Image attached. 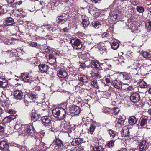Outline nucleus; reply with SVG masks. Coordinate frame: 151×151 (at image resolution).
Wrapping results in <instances>:
<instances>
[{"label":"nucleus","mask_w":151,"mask_h":151,"mask_svg":"<svg viewBox=\"0 0 151 151\" xmlns=\"http://www.w3.org/2000/svg\"><path fill=\"white\" fill-rule=\"evenodd\" d=\"M66 110L61 108H57L53 109L52 114L53 116L59 120L63 119L66 116Z\"/></svg>","instance_id":"obj_1"},{"label":"nucleus","mask_w":151,"mask_h":151,"mask_svg":"<svg viewBox=\"0 0 151 151\" xmlns=\"http://www.w3.org/2000/svg\"><path fill=\"white\" fill-rule=\"evenodd\" d=\"M25 130L29 135L33 136L36 139L40 138V133L35 131L33 126L31 125H27L24 127Z\"/></svg>","instance_id":"obj_2"},{"label":"nucleus","mask_w":151,"mask_h":151,"mask_svg":"<svg viewBox=\"0 0 151 151\" xmlns=\"http://www.w3.org/2000/svg\"><path fill=\"white\" fill-rule=\"evenodd\" d=\"M70 43L74 49L73 51L74 52H77L78 51H80L82 47L81 42L79 40L77 39H73L71 40Z\"/></svg>","instance_id":"obj_3"},{"label":"nucleus","mask_w":151,"mask_h":151,"mask_svg":"<svg viewBox=\"0 0 151 151\" xmlns=\"http://www.w3.org/2000/svg\"><path fill=\"white\" fill-rule=\"evenodd\" d=\"M41 120L43 125L45 126L48 127L49 128H51L52 127V118L50 116H46L42 118Z\"/></svg>","instance_id":"obj_4"},{"label":"nucleus","mask_w":151,"mask_h":151,"mask_svg":"<svg viewBox=\"0 0 151 151\" xmlns=\"http://www.w3.org/2000/svg\"><path fill=\"white\" fill-rule=\"evenodd\" d=\"M68 18V16L67 14L63 13L61 15L58 16V23L59 24H62L67 21Z\"/></svg>","instance_id":"obj_5"},{"label":"nucleus","mask_w":151,"mask_h":151,"mask_svg":"<svg viewBox=\"0 0 151 151\" xmlns=\"http://www.w3.org/2000/svg\"><path fill=\"white\" fill-rule=\"evenodd\" d=\"M0 149L2 151H9V145L6 141L0 139Z\"/></svg>","instance_id":"obj_6"},{"label":"nucleus","mask_w":151,"mask_h":151,"mask_svg":"<svg viewBox=\"0 0 151 151\" xmlns=\"http://www.w3.org/2000/svg\"><path fill=\"white\" fill-rule=\"evenodd\" d=\"M133 87L131 85H123V93L125 92V93L123 94V96L125 97V98H127L129 99V97H127V93H128L130 91H132L133 89Z\"/></svg>","instance_id":"obj_7"},{"label":"nucleus","mask_w":151,"mask_h":151,"mask_svg":"<svg viewBox=\"0 0 151 151\" xmlns=\"http://www.w3.org/2000/svg\"><path fill=\"white\" fill-rule=\"evenodd\" d=\"M130 99L133 102L136 103L140 99V95L138 93H132L130 96Z\"/></svg>","instance_id":"obj_8"},{"label":"nucleus","mask_w":151,"mask_h":151,"mask_svg":"<svg viewBox=\"0 0 151 151\" xmlns=\"http://www.w3.org/2000/svg\"><path fill=\"white\" fill-rule=\"evenodd\" d=\"M20 77L25 82H31L33 81L32 78L29 76V74L27 73H22Z\"/></svg>","instance_id":"obj_9"},{"label":"nucleus","mask_w":151,"mask_h":151,"mask_svg":"<svg viewBox=\"0 0 151 151\" xmlns=\"http://www.w3.org/2000/svg\"><path fill=\"white\" fill-rule=\"evenodd\" d=\"M37 142H39V145H37V143H36L35 146L37 148L38 151H45L47 147L45 146V143L43 142H40L39 139H36Z\"/></svg>","instance_id":"obj_10"},{"label":"nucleus","mask_w":151,"mask_h":151,"mask_svg":"<svg viewBox=\"0 0 151 151\" xmlns=\"http://www.w3.org/2000/svg\"><path fill=\"white\" fill-rule=\"evenodd\" d=\"M70 112L73 113L75 115H78L80 112V108L76 106H72L69 108Z\"/></svg>","instance_id":"obj_11"},{"label":"nucleus","mask_w":151,"mask_h":151,"mask_svg":"<svg viewBox=\"0 0 151 151\" xmlns=\"http://www.w3.org/2000/svg\"><path fill=\"white\" fill-rule=\"evenodd\" d=\"M14 97L17 100H21L24 99L23 93L21 91L16 90L14 91Z\"/></svg>","instance_id":"obj_12"},{"label":"nucleus","mask_w":151,"mask_h":151,"mask_svg":"<svg viewBox=\"0 0 151 151\" xmlns=\"http://www.w3.org/2000/svg\"><path fill=\"white\" fill-rule=\"evenodd\" d=\"M36 31L41 35L45 37L47 36L48 33H49L47 29H43L40 27L37 28Z\"/></svg>","instance_id":"obj_13"},{"label":"nucleus","mask_w":151,"mask_h":151,"mask_svg":"<svg viewBox=\"0 0 151 151\" xmlns=\"http://www.w3.org/2000/svg\"><path fill=\"white\" fill-rule=\"evenodd\" d=\"M129 123L131 125H133L137 123L138 119L135 116H129L128 119Z\"/></svg>","instance_id":"obj_14"},{"label":"nucleus","mask_w":151,"mask_h":151,"mask_svg":"<svg viewBox=\"0 0 151 151\" xmlns=\"http://www.w3.org/2000/svg\"><path fill=\"white\" fill-rule=\"evenodd\" d=\"M39 67L40 72L42 73H47L49 69L47 65L40 64L39 65Z\"/></svg>","instance_id":"obj_15"},{"label":"nucleus","mask_w":151,"mask_h":151,"mask_svg":"<svg viewBox=\"0 0 151 151\" xmlns=\"http://www.w3.org/2000/svg\"><path fill=\"white\" fill-rule=\"evenodd\" d=\"M47 58V62L50 65H53L56 62V58L52 55H50Z\"/></svg>","instance_id":"obj_16"},{"label":"nucleus","mask_w":151,"mask_h":151,"mask_svg":"<svg viewBox=\"0 0 151 151\" xmlns=\"http://www.w3.org/2000/svg\"><path fill=\"white\" fill-rule=\"evenodd\" d=\"M147 143L146 140H142L140 143L139 145V151H144L146 149Z\"/></svg>","instance_id":"obj_17"},{"label":"nucleus","mask_w":151,"mask_h":151,"mask_svg":"<svg viewBox=\"0 0 151 151\" xmlns=\"http://www.w3.org/2000/svg\"><path fill=\"white\" fill-rule=\"evenodd\" d=\"M16 118L15 116L11 115L5 118L3 120V122L5 123H9L12 120H13Z\"/></svg>","instance_id":"obj_18"},{"label":"nucleus","mask_w":151,"mask_h":151,"mask_svg":"<svg viewBox=\"0 0 151 151\" xmlns=\"http://www.w3.org/2000/svg\"><path fill=\"white\" fill-rule=\"evenodd\" d=\"M57 75L60 78H65L67 76L68 74L65 71L62 70L58 71Z\"/></svg>","instance_id":"obj_19"},{"label":"nucleus","mask_w":151,"mask_h":151,"mask_svg":"<svg viewBox=\"0 0 151 151\" xmlns=\"http://www.w3.org/2000/svg\"><path fill=\"white\" fill-rule=\"evenodd\" d=\"M8 85V81L5 78H0V86L2 88L6 87Z\"/></svg>","instance_id":"obj_20"},{"label":"nucleus","mask_w":151,"mask_h":151,"mask_svg":"<svg viewBox=\"0 0 151 151\" xmlns=\"http://www.w3.org/2000/svg\"><path fill=\"white\" fill-rule=\"evenodd\" d=\"M77 54L78 55L80 59H81L83 60L86 59L88 58V56L89 55V54L88 53H85L83 54H81L80 52L79 51L77 52Z\"/></svg>","instance_id":"obj_21"},{"label":"nucleus","mask_w":151,"mask_h":151,"mask_svg":"<svg viewBox=\"0 0 151 151\" xmlns=\"http://www.w3.org/2000/svg\"><path fill=\"white\" fill-rule=\"evenodd\" d=\"M40 115L36 112L35 110H32L31 114V116L32 120H37L39 118Z\"/></svg>","instance_id":"obj_22"},{"label":"nucleus","mask_w":151,"mask_h":151,"mask_svg":"<svg viewBox=\"0 0 151 151\" xmlns=\"http://www.w3.org/2000/svg\"><path fill=\"white\" fill-rule=\"evenodd\" d=\"M13 19L11 17H9L6 19L5 24L6 26H11L14 24Z\"/></svg>","instance_id":"obj_23"},{"label":"nucleus","mask_w":151,"mask_h":151,"mask_svg":"<svg viewBox=\"0 0 151 151\" xmlns=\"http://www.w3.org/2000/svg\"><path fill=\"white\" fill-rule=\"evenodd\" d=\"M82 23L84 27H87L88 25L90 22L87 17L84 16L83 17Z\"/></svg>","instance_id":"obj_24"},{"label":"nucleus","mask_w":151,"mask_h":151,"mask_svg":"<svg viewBox=\"0 0 151 151\" xmlns=\"http://www.w3.org/2000/svg\"><path fill=\"white\" fill-rule=\"evenodd\" d=\"M147 118H142L141 119L140 122L141 127L145 128L147 127Z\"/></svg>","instance_id":"obj_25"},{"label":"nucleus","mask_w":151,"mask_h":151,"mask_svg":"<svg viewBox=\"0 0 151 151\" xmlns=\"http://www.w3.org/2000/svg\"><path fill=\"white\" fill-rule=\"evenodd\" d=\"M129 127L127 126L123 127V136L127 137L129 135Z\"/></svg>","instance_id":"obj_26"},{"label":"nucleus","mask_w":151,"mask_h":151,"mask_svg":"<svg viewBox=\"0 0 151 151\" xmlns=\"http://www.w3.org/2000/svg\"><path fill=\"white\" fill-rule=\"evenodd\" d=\"M63 131L65 133H68L70 131V127L67 124H64L62 128Z\"/></svg>","instance_id":"obj_27"},{"label":"nucleus","mask_w":151,"mask_h":151,"mask_svg":"<svg viewBox=\"0 0 151 151\" xmlns=\"http://www.w3.org/2000/svg\"><path fill=\"white\" fill-rule=\"evenodd\" d=\"M81 142V139L80 138H76L73 139L71 142V145L73 146H76L78 145Z\"/></svg>","instance_id":"obj_28"},{"label":"nucleus","mask_w":151,"mask_h":151,"mask_svg":"<svg viewBox=\"0 0 151 151\" xmlns=\"http://www.w3.org/2000/svg\"><path fill=\"white\" fill-rule=\"evenodd\" d=\"M139 84L141 88H147L149 86L146 82L142 80L139 82Z\"/></svg>","instance_id":"obj_29"},{"label":"nucleus","mask_w":151,"mask_h":151,"mask_svg":"<svg viewBox=\"0 0 151 151\" xmlns=\"http://www.w3.org/2000/svg\"><path fill=\"white\" fill-rule=\"evenodd\" d=\"M55 144L58 147H61L63 146L62 141L59 138H57L55 141Z\"/></svg>","instance_id":"obj_30"},{"label":"nucleus","mask_w":151,"mask_h":151,"mask_svg":"<svg viewBox=\"0 0 151 151\" xmlns=\"http://www.w3.org/2000/svg\"><path fill=\"white\" fill-rule=\"evenodd\" d=\"M17 39L12 38H5V39H4V42L7 44L9 45L12 44L13 43L12 41L14 40H17Z\"/></svg>","instance_id":"obj_31"},{"label":"nucleus","mask_w":151,"mask_h":151,"mask_svg":"<svg viewBox=\"0 0 151 151\" xmlns=\"http://www.w3.org/2000/svg\"><path fill=\"white\" fill-rule=\"evenodd\" d=\"M117 122L116 123V127L119 128L122 127V122L123 121V118H117Z\"/></svg>","instance_id":"obj_32"},{"label":"nucleus","mask_w":151,"mask_h":151,"mask_svg":"<svg viewBox=\"0 0 151 151\" xmlns=\"http://www.w3.org/2000/svg\"><path fill=\"white\" fill-rule=\"evenodd\" d=\"M92 25L93 27L96 29H98L101 25V24L98 21H95L92 22Z\"/></svg>","instance_id":"obj_33"},{"label":"nucleus","mask_w":151,"mask_h":151,"mask_svg":"<svg viewBox=\"0 0 151 151\" xmlns=\"http://www.w3.org/2000/svg\"><path fill=\"white\" fill-rule=\"evenodd\" d=\"M22 128L20 125L18 124H16L14 127V131L16 132H20L22 131Z\"/></svg>","instance_id":"obj_34"},{"label":"nucleus","mask_w":151,"mask_h":151,"mask_svg":"<svg viewBox=\"0 0 151 151\" xmlns=\"http://www.w3.org/2000/svg\"><path fill=\"white\" fill-rule=\"evenodd\" d=\"M8 101L7 100H4L3 101L1 99H0V102L1 105L3 107H6V108L9 106V105L8 104L7 102Z\"/></svg>","instance_id":"obj_35"},{"label":"nucleus","mask_w":151,"mask_h":151,"mask_svg":"<svg viewBox=\"0 0 151 151\" xmlns=\"http://www.w3.org/2000/svg\"><path fill=\"white\" fill-rule=\"evenodd\" d=\"M142 55L144 58H149L151 61V55L150 52H144L142 53Z\"/></svg>","instance_id":"obj_36"},{"label":"nucleus","mask_w":151,"mask_h":151,"mask_svg":"<svg viewBox=\"0 0 151 151\" xmlns=\"http://www.w3.org/2000/svg\"><path fill=\"white\" fill-rule=\"evenodd\" d=\"M131 76L130 73L123 72V79H128L131 80Z\"/></svg>","instance_id":"obj_37"},{"label":"nucleus","mask_w":151,"mask_h":151,"mask_svg":"<svg viewBox=\"0 0 151 151\" xmlns=\"http://www.w3.org/2000/svg\"><path fill=\"white\" fill-rule=\"evenodd\" d=\"M80 80L84 83L87 82L88 81V79L87 77L85 75H83L80 78Z\"/></svg>","instance_id":"obj_38"},{"label":"nucleus","mask_w":151,"mask_h":151,"mask_svg":"<svg viewBox=\"0 0 151 151\" xmlns=\"http://www.w3.org/2000/svg\"><path fill=\"white\" fill-rule=\"evenodd\" d=\"M103 150L101 146H95L93 149V151H103Z\"/></svg>","instance_id":"obj_39"},{"label":"nucleus","mask_w":151,"mask_h":151,"mask_svg":"<svg viewBox=\"0 0 151 151\" xmlns=\"http://www.w3.org/2000/svg\"><path fill=\"white\" fill-rule=\"evenodd\" d=\"M119 44L116 42H113L111 44V48L114 50L116 49L118 47Z\"/></svg>","instance_id":"obj_40"},{"label":"nucleus","mask_w":151,"mask_h":151,"mask_svg":"<svg viewBox=\"0 0 151 151\" xmlns=\"http://www.w3.org/2000/svg\"><path fill=\"white\" fill-rule=\"evenodd\" d=\"M99 65L98 62L94 61H93L91 62V67L92 68H99Z\"/></svg>","instance_id":"obj_41"},{"label":"nucleus","mask_w":151,"mask_h":151,"mask_svg":"<svg viewBox=\"0 0 151 151\" xmlns=\"http://www.w3.org/2000/svg\"><path fill=\"white\" fill-rule=\"evenodd\" d=\"M99 50L101 54H103L104 52H107V49L105 46L100 47Z\"/></svg>","instance_id":"obj_42"},{"label":"nucleus","mask_w":151,"mask_h":151,"mask_svg":"<svg viewBox=\"0 0 151 151\" xmlns=\"http://www.w3.org/2000/svg\"><path fill=\"white\" fill-rule=\"evenodd\" d=\"M136 10L139 12L140 13H142L145 10L143 7L142 6H137Z\"/></svg>","instance_id":"obj_43"},{"label":"nucleus","mask_w":151,"mask_h":151,"mask_svg":"<svg viewBox=\"0 0 151 151\" xmlns=\"http://www.w3.org/2000/svg\"><path fill=\"white\" fill-rule=\"evenodd\" d=\"M19 148H20L21 151H29L28 148L25 146H21V145H19L18 146Z\"/></svg>","instance_id":"obj_44"},{"label":"nucleus","mask_w":151,"mask_h":151,"mask_svg":"<svg viewBox=\"0 0 151 151\" xmlns=\"http://www.w3.org/2000/svg\"><path fill=\"white\" fill-rule=\"evenodd\" d=\"M130 22L132 24L135 25L137 24L138 22V19L135 18H132L130 20Z\"/></svg>","instance_id":"obj_45"},{"label":"nucleus","mask_w":151,"mask_h":151,"mask_svg":"<svg viewBox=\"0 0 151 151\" xmlns=\"http://www.w3.org/2000/svg\"><path fill=\"white\" fill-rule=\"evenodd\" d=\"M125 56L128 59H131L132 58L133 53L131 51H128L127 54L125 55Z\"/></svg>","instance_id":"obj_46"},{"label":"nucleus","mask_w":151,"mask_h":151,"mask_svg":"<svg viewBox=\"0 0 151 151\" xmlns=\"http://www.w3.org/2000/svg\"><path fill=\"white\" fill-rule=\"evenodd\" d=\"M91 83L92 85L95 88H97L98 87L97 83V81L96 80L93 79H91Z\"/></svg>","instance_id":"obj_47"},{"label":"nucleus","mask_w":151,"mask_h":151,"mask_svg":"<svg viewBox=\"0 0 151 151\" xmlns=\"http://www.w3.org/2000/svg\"><path fill=\"white\" fill-rule=\"evenodd\" d=\"M95 128V126L93 125H91L90 127L89 131V132L91 134H92L93 132L94 131Z\"/></svg>","instance_id":"obj_48"},{"label":"nucleus","mask_w":151,"mask_h":151,"mask_svg":"<svg viewBox=\"0 0 151 151\" xmlns=\"http://www.w3.org/2000/svg\"><path fill=\"white\" fill-rule=\"evenodd\" d=\"M46 29L48 30V32L49 33H51L52 32H53V30H55V29L53 28V26H51L50 27H48Z\"/></svg>","instance_id":"obj_49"},{"label":"nucleus","mask_w":151,"mask_h":151,"mask_svg":"<svg viewBox=\"0 0 151 151\" xmlns=\"http://www.w3.org/2000/svg\"><path fill=\"white\" fill-rule=\"evenodd\" d=\"M131 82V80H129L128 79L126 80L124 79H123V85H129Z\"/></svg>","instance_id":"obj_50"},{"label":"nucleus","mask_w":151,"mask_h":151,"mask_svg":"<svg viewBox=\"0 0 151 151\" xmlns=\"http://www.w3.org/2000/svg\"><path fill=\"white\" fill-rule=\"evenodd\" d=\"M113 112L114 113V114H117L119 111V108L115 107L113 108Z\"/></svg>","instance_id":"obj_51"},{"label":"nucleus","mask_w":151,"mask_h":151,"mask_svg":"<svg viewBox=\"0 0 151 151\" xmlns=\"http://www.w3.org/2000/svg\"><path fill=\"white\" fill-rule=\"evenodd\" d=\"M87 62H85V63H82L80 65V66L83 68L87 67L88 68L89 67V65H88L87 64Z\"/></svg>","instance_id":"obj_52"},{"label":"nucleus","mask_w":151,"mask_h":151,"mask_svg":"<svg viewBox=\"0 0 151 151\" xmlns=\"http://www.w3.org/2000/svg\"><path fill=\"white\" fill-rule=\"evenodd\" d=\"M5 125L3 123H0V132H3L4 131Z\"/></svg>","instance_id":"obj_53"},{"label":"nucleus","mask_w":151,"mask_h":151,"mask_svg":"<svg viewBox=\"0 0 151 151\" xmlns=\"http://www.w3.org/2000/svg\"><path fill=\"white\" fill-rule=\"evenodd\" d=\"M114 141L113 140L110 141L107 144V146L109 147H112L113 146Z\"/></svg>","instance_id":"obj_54"},{"label":"nucleus","mask_w":151,"mask_h":151,"mask_svg":"<svg viewBox=\"0 0 151 151\" xmlns=\"http://www.w3.org/2000/svg\"><path fill=\"white\" fill-rule=\"evenodd\" d=\"M109 132L110 136L114 137L115 135V132L111 129H110L109 130Z\"/></svg>","instance_id":"obj_55"},{"label":"nucleus","mask_w":151,"mask_h":151,"mask_svg":"<svg viewBox=\"0 0 151 151\" xmlns=\"http://www.w3.org/2000/svg\"><path fill=\"white\" fill-rule=\"evenodd\" d=\"M29 98L32 100L35 99L36 98V95L33 93H30L29 95Z\"/></svg>","instance_id":"obj_56"},{"label":"nucleus","mask_w":151,"mask_h":151,"mask_svg":"<svg viewBox=\"0 0 151 151\" xmlns=\"http://www.w3.org/2000/svg\"><path fill=\"white\" fill-rule=\"evenodd\" d=\"M110 15L111 16V18H114L115 19H116L117 18V16L116 14H114V13L113 12H111L110 13Z\"/></svg>","instance_id":"obj_57"},{"label":"nucleus","mask_w":151,"mask_h":151,"mask_svg":"<svg viewBox=\"0 0 151 151\" xmlns=\"http://www.w3.org/2000/svg\"><path fill=\"white\" fill-rule=\"evenodd\" d=\"M110 109L109 108H105L103 110V112L105 113H109L110 114Z\"/></svg>","instance_id":"obj_58"},{"label":"nucleus","mask_w":151,"mask_h":151,"mask_svg":"<svg viewBox=\"0 0 151 151\" xmlns=\"http://www.w3.org/2000/svg\"><path fill=\"white\" fill-rule=\"evenodd\" d=\"M148 25V27H151V20L148 19L147 20L146 23V26Z\"/></svg>","instance_id":"obj_59"},{"label":"nucleus","mask_w":151,"mask_h":151,"mask_svg":"<svg viewBox=\"0 0 151 151\" xmlns=\"http://www.w3.org/2000/svg\"><path fill=\"white\" fill-rule=\"evenodd\" d=\"M105 80L107 83H110L112 84L113 83V81H112L110 80L109 78H106Z\"/></svg>","instance_id":"obj_60"},{"label":"nucleus","mask_w":151,"mask_h":151,"mask_svg":"<svg viewBox=\"0 0 151 151\" xmlns=\"http://www.w3.org/2000/svg\"><path fill=\"white\" fill-rule=\"evenodd\" d=\"M136 139L137 141H140L143 139L142 137L140 136H137L136 137Z\"/></svg>","instance_id":"obj_61"},{"label":"nucleus","mask_w":151,"mask_h":151,"mask_svg":"<svg viewBox=\"0 0 151 151\" xmlns=\"http://www.w3.org/2000/svg\"><path fill=\"white\" fill-rule=\"evenodd\" d=\"M108 36V33L107 32H104L102 35V37L103 38L105 37H107Z\"/></svg>","instance_id":"obj_62"},{"label":"nucleus","mask_w":151,"mask_h":151,"mask_svg":"<svg viewBox=\"0 0 151 151\" xmlns=\"http://www.w3.org/2000/svg\"><path fill=\"white\" fill-rule=\"evenodd\" d=\"M61 31L64 32H67L68 31V29L67 27H65L62 29Z\"/></svg>","instance_id":"obj_63"},{"label":"nucleus","mask_w":151,"mask_h":151,"mask_svg":"<svg viewBox=\"0 0 151 151\" xmlns=\"http://www.w3.org/2000/svg\"><path fill=\"white\" fill-rule=\"evenodd\" d=\"M115 87L117 88H121L122 87V84L120 85L119 84V86H118V85L117 84H115V85H114Z\"/></svg>","instance_id":"obj_64"}]
</instances>
